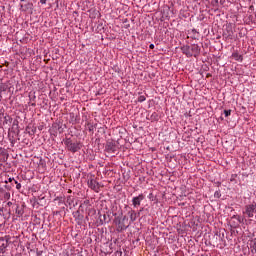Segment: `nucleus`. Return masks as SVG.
Here are the masks:
<instances>
[{
    "instance_id": "17",
    "label": "nucleus",
    "mask_w": 256,
    "mask_h": 256,
    "mask_svg": "<svg viewBox=\"0 0 256 256\" xmlns=\"http://www.w3.org/2000/svg\"><path fill=\"white\" fill-rule=\"evenodd\" d=\"M214 196L220 198L221 194H219V192H215Z\"/></svg>"
},
{
    "instance_id": "6",
    "label": "nucleus",
    "mask_w": 256,
    "mask_h": 256,
    "mask_svg": "<svg viewBox=\"0 0 256 256\" xmlns=\"http://www.w3.org/2000/svg\"><path fill=\"white\" fill-rule=\"evenodd\" d=\"M88 187H90V189H92L93 191H96V193H99V189L101 186L99 185V182L95 180V178H90L88 180Z\"/></svg>"
},
{
    "instance_id": "21",
    "label": "nucleus",
    "mask_w": 256,
    "mask_h": 256,
    "mask_svg": "<svg viewBox=\"0 0 256 256\" xmlns=\"http://www.w3.org/2000/svg\"><path fill=\"white\" fill-rule=\"evenodd\" d=\"M7 205H8L9 207H11V205H13V203L8 202Z\"/></svg>"
},
{
    "instance_id": "3",
    "label": "nucleus",
    "mask_w": 256,
    "mask_h": 256,
    "mask_svg": "<svg viewBox=\"0 0 256 256\" xmlns=\"http://www.w3.org/2000/svg\"><path fill=\"white\" fill-rule=\"evenodd\" d=\"M127 227H129V219H127V216H124L122 219L116 218V231H118V233L125 231Z\"/></svg>"
},
{
    "instance_id": "11",
    "label": "nucleus",
    "mask_w": 256,
    "mask_h": 256,
    "mask_svg": "<svg viewBox=\"0 0 256 256\" xmlns=\"http://www.w3.org/2000/svg\"><path fill=\"white\" fill-rule=\"evenodd\" d=\"M232 57L236 60V61H243V56H241L239 53H233Z\"/></svg>"
},
{
    "instance_id": "8",
    "label": "nucleus",
    "mask_w": 256,
    "mask_h": 256,
    "mask_svg": "<svg viewBox=\"0 0 256 256\" xmlns=\"http://www.w3.org/2000/svg\"><path fill=\"white\" fill-rule=\"evenodd\" d=\"M106 150L108 151V153H115L116 151L115 144H113V142H108L106 145Z\"/></svg>"
},
{
    "instance_id": "25",
    "label": "nucleus",
    "mask_w": 256,
    "mask_h": 256,
    "mask_svg": "<svg viewBox=\"0 0 256 256\" xmlns=\"http://www.w3.org/2000/svg\"><path fill=\"white\" fill-rule=\"evenodd\" d=\"M20 1H22V2H23V1H25V0H20Z\"/></svg>"
},
{
    "instance_id": "5",
    "label": "nucleus",
    "mask_w": 256,
    "mask_h": 256,
    "mask_svg": "<svg viewBox=\"0 0 256 256\" xmlns=\"http://www.w3.org/2000/svg\"><path fill=\"white\" fill-rule=\"evenodd\" d=\"M9 241H11V236L6 235L0 238V251L5 253V249L9 247Z\"/></svg>"
},
{
    "instance_id": "13",
    "label": "nucleus",
    "mask_w": 256,
    "mask_h": 256,
    "mask_svg": "<svg viewBox=\"0 0 256 256\" xmlns=\"http://www.w3.org/2000/svg\"><path fill=\"white\" fill-rule=\"evenodd\" d=\"M225 117H229L231 115V110H224Z\"/></svg>"
},
{
    "instance_id": "14",
    "label": "nucleus",
    "mask_w": 256,
    "mask_h": 256,
    "mask_svg": "<svg viewBox=\"0 0 256 256\" xmlns=\"http://www.w3.org/2000/svg\"><path fill=\"white\" fill-rule=\"evenodd\" d=\"M0 91H7V86H5L4 84H1Z\"/></svg>"
},
{
    "instance_id": "15",
    "label": "nucleus",
    "mask_w": 256,
    "mask_h": 256,
    "mask_svg": "<svg viewBox=\"0 0 256 256\" xmlns=\"http://www.w3.org/2000/svg\"><path fill=\"white\" fill-rule=\"evenodd\" d=\"M15 184H16V189H21V183H18L17 181H15Z\"/></svg>"
},
{
    "instance_id": "24",
    "label": "nucleus",
    "mask_w": 256,
    "mask_h": 256,
    "mask_svg": "<svg viewBox=\"0 0 256 256\" xmlns=\"http://www.w3.org/2000/svg\"><path fill=\"white\" fill-rule=\"evenodd\" d=\"M21 213V211H18V215Z\"/></svg>"
},
{
    "instance_id": "23",
    "label": "nucleus",
    "mask_w": 256,
    "mask_h": 256,
    "mask_svg": "<svg viewBox=\"0 0 256 256\" xmlns=\"http://www.w3.org/2000/svg\"><path fill=\"white\" fill-rule=\"evenodd\" d=\"M11 181H13V179H12V178H9V183H11Z\"/></svg>"
},
{
    "instance_id": "20",
    "label": "nucleus",
    "mask_w": 256,
    "mask_h": 256,
    "mask_svg": "<svg viewBox=\"0 0 256 256\" xmlns=\"http://www.w3.org/2000/svg\"><path fill=\"white\" fill-rule=\"evenodd\" d=\"M89 131H93V126H89Z\"/></svg>"
},
{
    "instance_id": "4",
    "label": "nucleus",
    "mask_w": 256,
    "mask_h": 256,
    "mask_svg": "<svg viewBox=\"0 0 256 256\" xmlns=\"http://www.w3.org/2000/svg\"><path fill=\"white\" fill-rule=\"evenodd\" d=\"M243 213L247 215V217L253 218L256 213V203L246 205Z\"/></svg>"
},
{
    "instance_id": "1",
    "label": "nucleus",
    "mask_w": 256,
    "mask_h": 256,
    "mask_svg": "<svg viewBox=\"0 0 256 256\" xmlns=\"http://www.w3.org/2000/svg\"><path fill=\"white\" fill-rule=\"evenodd\" d=\"M181 51L186 57H197L201 53L199 45L194 44L191 46H182Z\"/></svg>"
},
{
    "instance_id": "22",
    "label": "nucleus",
    "mask_w": 256,
    "mask_h": 256,
    "mask_svg": "<svg viewBox=\"0 0 256 256\" xmlns=\"http://www.w3.org/2000/svg\"><path fill=\"white\" fill-rule=\"evenodd\" d=\"M6 197H11V194H9V193H6Z\"/></svg>"
},
{
    "instance_id": "18",
    "label": "nucleus",
    "mask_w": 256,
    "mask_h": 256,
    "mask_svg": "<svg viewBox=\"0 0 256 256\" xmlns=\"http://www.w3.org/2000/svg\"><path fill=\"white\" fill-rule=\"evenodd\" d=\"M40 3H41L42 5H45V3H47V0H40Z\"/></svg>"
},
{
    "instance_id": "10",
    "label": "nucleus",
    "mask_w": 256,
    "mask_h": 256,
    "mask_svg": "<svg viewBox=\"0 0 256 256\" xmlns=\"http://www.w3.org/2000/svg\"><path fill=\"white\" fill-rule=\"evenodd\" d=\"M128 215H129L130 221H131L132 223H134V221H137V213L135 212V210H130V211L128 212Z\"/></svg>"
},
{
    "instance_id": "16",
    "label": "nucleus",
    "mask_w": 256,
    "mask_h": 256,
    "mask_svg": "<svg viewBox=\"0 0 256 256\" xmlns=\"http://www.w3.org/2000/svg\"><path fill=\"white\" fill-rule=\"evenodd\" d=\"M73 215H74V217H79L80 213H79V211H76L73 213Z\"/></svg>"
},
{
    "instance_id": "7",
    "label": "nucleus",
    "mask_w": 256,
    "mask_h": 256,
    "mask_svg": "<svg viewBox=\"0 0 256 256\" xmlns=\"http://www.w3.org/2000/svg\"><path fill=\"white\" fill-rule=\"evenodd\" d=\"M144 199H145V195L143 194H139L138 196L134 197L132 199L133 207H139V205H141V201H143Z\"/></svg>"
},
{
    "instance_id": "9",
    "label": "nucleus",
    "mask_w": 256,
    "mask_h": 256,
    "mask_svg": "<svg viewBox=\"0 0 256 256\" xmlns=\"http://www.w3.org/2000/svg\"><path fill=\"white\" fill-rule=\"evenodd\" d=\"M21 11H29V9H33V3L28 2L27 4L20 5Z\"/></svg>"
},
{
    "instance_id": "2",
    "label": "nucleus",
    "mask_w": 256,
    "mask_h": 256,
    "mask_svg": "<svg viewBox=\"0 0 256 256\" xmlns=\"http://www.w3.org/2000/svg\"><path fill=\"white\" fill-rule=\"evenodd\" d=\"M64 145L66 146L67 150L71 153H77V151L81 150V144L79 142H73L71 138H67L64 141Z\"/></svg>"
},
{
    "instance_id": "19",
    "label": "nucleus",
    "mask_w": 256,
    "mask_h": 256,
    "mask_svg": "<svg viewBox=\"0 0 256 256\" xmlns=\"http://www.w3.org/2000/svg\"><path fill=\"white\" fill-rule=\"evenodd\" d=\"M149 48L150 49H155V45L154 44H150Z\"/></svg>"
},
{
    "instance_id": "12",
    "label": "nucleus",
    "mask_w": 256,
    "mask_h": 256,
    "mask_svg": "<svg viewBox=\"0 0 256 256\" xmlns=\"http://www.w3.org/2000/svg\"><path fill=\"white\" fill-rule=\"evenodd\" d=\"M147 98L145 97V95H141L138 97V103H143V101H146Z\"/></svg>"
}]
</instances>
